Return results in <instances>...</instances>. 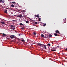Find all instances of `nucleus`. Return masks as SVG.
<instances>
[{"instance_id":"nucleus-1","label":"nucleus","mask_w":67,"mask_h":67,"mask_svg":"<svg viewBox=\"0 0 67 67\" xmlns=\"http://www.w3.org/2000/svg\"><path fill=\"white\" fill-rule=\"evenodd\" d=\"M56 49H57V47H53L51 49V51H52L53 52H55V51H56Z\"/></svg>"},{"instance_id":"nucleus-2","label":"nucleus","mask_w":67,"mask_h":67,"mask_svg":"<svg viewBox=\"0 0 67 67\" xmlns=\"http://www.w3.org/2000/svg\"><path fill=\"white\" fill-rule=\"evenodd\" d=\"M22 14H20L18 15L17 16V18H21L22 17Z\"/></svg>"},{"instance_id":"nucleus-3","label":"nucleus","mask_w":67,"mask_h":67,"mask_svg":"<svg viewBox=\"0 0 67 67\" xmlns=\"http://www.w3.org/2000/svg\"><path fill=\"white\" fill-rule=\"evenodd\" d=\"M37 45L39 46H43V44L41 43H38Z\"/></svg>"},{"instance_id":"nucleus-4","label":"nucleus","mask_w":67,"mask_h":67,"mask_svg":"<svg viewBox=\"0 0 67 67\" xmlns=\"http://www.w3.org/2000/svg\"><path fill=\"white\" fill-rule=\"evenodd\" d=\"M43 46H44V48L45 49H46V45L45 44H43Z\"/></svg>"},{"instance_id":"nucleus-5","label":"nucleus","mask_w":67,"mask_h":67,"mask_svg":"<svg viewBox=\"0 0 67 67\" xmlns=\"http://www.w3.org/2000/svg\"><path fill=\"white\" fill-rule=\"evenodd\" d=\"M55 32L56 33H59V31L57 30Z\"/></svg>"},{"instance_id":"nucleus-6","label":"nucleus","mask_w":67,"mask_h":67,"mask_svg":"<svg viewBox=\"0 0 67 67\" xmlns=\"http://www.w3.org/2000/svg\"><path fill=\"white\" fill-rule=\"evenodd\" d=\"M35 16L36 17H37V18H39V16L37 15H35Z\"/></svg>"},{"instance_id":"nucleus-7","label":"nucleus","mask_w":67,"mask_h":67,"mask_svg":"<svg viewBox=\"0 0 67 67\" xmlns=\"http://www.w3.org/2000/svg\"><path fill=\"white\" fill-rule=\"evenodd\" d=\"M1 23H2V24H5V23L3 21L1 22Z\"/></svg>"},{"instance_id":"nucleus-8","label":"nucleus","mask_w":67,"mask_h":67,"mask_svg":"<svg viewBox=\"0 0 67 67\" xmlns=\"http://www.w3.org/2000/svg\"><path fill=\"white\" fill-rule=\"evenodd\" d=\"M4 13H7V10H5L4 11Z\"/></svg>"},{"instance_id":"nucleus-9","label":"nucleus","mask_w":67,"mask_h":67,"mask_svg":"<svg viewBox=\"0 0 67 67\" xmlns=\"http://www.w3.org/2000/svg\"><path fill=\"white\" fill-rule=\"evenodd\" d=\"M11 7H14V5L13 4H12L11 5Z\"/></svg>"},{"instance_id":"nucleus-10","label":"nucleus","mask_w":67,"mask_h":67,"mask_svg":"<svg viewBox=\"0 0 67 67\" xmlns=\"http://www.w3.org/2000/svg\"><path fill=\"white\" fill-rule=\"evenodd\" d=\"M33 34L34 35H36V33H35V32H34Z\"/></svg>"},{"instance_id":"nucleus-11","label":"nucleus","mask_w":67,"mask_h":67,"mask_svg":"<svg viewBox=\"0 0 67 67\" xmlns=\"http://www.w3.org/2000/svg\"><path fill=\"white\" fill-rule=\"evenodd\" d=\"M54 35L55 36H57L58 34H56V33H54Z\"/></svg>"},{"instance_id":"nucleus-12","label":"nucleus","mask_w":67,"mask_h":67,"mask_svg":"<svg viewBox=\"0 0 67 67\" xmlns=\"http://www.w3.org/2000/svg\"><path fill=\"white\" fill-rule=\"evenodd\" d=\"M2 34L4 36H7V35H6V34H5L4 33Z\"/></svg>"},{"instance_id":"nucleus-13","label":"nucleus","mask_w":67,"mask_h":67,"mask_svg":"<svg viewBox=\"0 0 67 67\" xmlns=\"http://www.w3.org/2000/svg\"><path fill=\"white\" fill-rule=\"evenodd\" d=\"M3 1V0H0V3H1L2 2L3 3L4 2Z\"/></svg>"},{"instance_id":"nucleus-14","label":"nucleus","mask_w":67,"mask_h":67,"mask_svg":"<svg viewBox=\"0 0 67 67\" xmlns=\"http://www.w3.org/2000/svg\"><path fill=\"white\" fill-rule=\"evenodd\" d=\"M46 25V23L44 24L43 25V26H45Z\"/></svg>"},{"instance_id":"nucleus-15","label":"nucleus","mask_w":67,"mask_h":67,"mask_svg":"<svg viewBox=\"0 0 67 67\" xmlns=\"http://www.w3.org/2000/svg\"><path fill=\"white\" fill-rule=\"evenodd\" d=\"M12 30H15V27H13L12 28Z\"/></svg>"},{"instance_id":"nucleus-16","label":"nucleus","mask_w":67,"mask_h":67,"mask_svg":"<svg viewBox=\"0 0 67 67\" xmlns=\"http://www.w3.org/2000/svg\"><path fill=\"white\" fill-rule=\"evenodd\" d=\"M12 3H13V4H15V2H12Z\"/></svg>"},{"instance_id":"nucleus-17","label":"nucleus","mask_w":67,"mask_h":67,"mask_svg":"<svg viewBox=\"0 0 67 67\" xmlns=\"http://www.w3.org/2000/svg\"><path fill=\"white\" fill-rule=\"evenodd\" d=\"M26 23H29V21H26Z\"/></svg>"},{"instance_id":"nucleus-18","label":"nucleus","mask_w":67,"mask_h":67,"mask_svg":"<svg viewBox=\"0 0 67 67\" xmlns=\"http://www.w3.org/2000/svg\"><path fill=\"white\" fill-rule=\"evenodd\" d=\"M49 37H52V35H51V34L49 35Z\"/></svg>"},{"instance_id":"nucleus-19","label":"nucleus","mask_w":67,"mask_h":67,"mask_svg":"<svg viewBox=\"0 0 67 67\" xmlns=\"http://www.w3.org/2000/svg\"><path fill=\"white\" fill-rule=\"evenodd\" d=\"M44 36L43 34L41 35V37H42L44 38Z\"/></svg>"},{"instance_id":"nucleus-20","label":"nucleus","mask_w":67,"mask_h":67,"mask_svg":"<svg viewBox=\"0 0 67 67\" xmlns=\"http://www.w3.org/2000/svg\"><path fill=\"white\" fill-rule=\"evenodd\" d=\"M48 45L50 46H51V44L50 43H48L47 44Z\"/></svg>"},{"instance_id":"nucleus-21","label":"nucleus","mask_w":67,"mask_h":67,"mask_svg":"<svg viewBox=\"0 0 67 67\" xmlns=\"http://www.w3.org/2000/svg\"><path fill=\"white\" fill-rule=\"evenodd\" d=\"M35 23L36 24H37V23H37V22H35Z\"/></svg>"},{"instance_id":"nucleus-22","label":"nucleus","mask_w":67,"mask_h":67,"mask_svg":"<svg viewBox=\"0 0 67 67\" xmlns=\"http://www.w3.org/2000/svg\"><path fill=\"white\" fill-rule=\"evenodd\" d=\"M10 36V37L11 38H14V37H13L12 36Z\"/></svg>"},{"instance_id":"nucleus-23","label":"nucleus","mask_w":67,"mask_h":67,"mask_svg":"<svg viewBox=\"0 0 67 67\" xmlns=\"http://www.w3.org/2000/svg\"><path fill=\"white\" fill-rule=\"evenodd\" d=\"M20 25H23V24H22V23H20Z\"/></svg>"},{"instance_id":"nucleus-24","label":"nucleus","mask_w":67,"mask_h":67,"mask_svg":"<svg viewBox=\"0 0 67 67\" xmlns=\"http://www.w3.org/2000/svg\"><path fill=\"white\" fill-rule=\"evenodd\" d=\"M10 27H14V26L13 25H10Z\"/></svg>"},{"instance_id":"nucleus-25","label":"nucleus","mask_w":67,"mask_h":67,"mask_svg":"<svg viewBox=\"0 0 67 67\" xmlns=\"http://www.w3.org/2000/svg\"><path fill=\"white\" fill-rule=\"evenodd\" d=\"M41 19L40 18H39V20L40 21Z\"/></svg>"},{"instance_id":"nucleus-26","label":"nucleus","mask_w":67,"mask_h":67,"mask_svg":"<svg viewBox=\"0 0 67 67\" xmlns=\"http://www.w3.org/2000/svg\"><path fill=\"white\" fill-rule=\"evenodd\" d=\"M11 36H12V37H14L15 36L14 35H12Z\"/></svg>"},{"instance_id":"nucleus-27","label":"nucleus","mask_w":67,"mask_h":67,"mask_svg":"<svg viewBox=\"0 0 67 67\" xmlns=\"http://www.w3.org/2000/svg\"><path fill=\"white\" fill-rule=\"evenodd\" d=\"M27 41L28 42H29V39H28L27 40Z\"/></svg>"},{"instance_id":"nucleus-28","label":"nucleus","mask_w":67,"mask_h":67,"mask_svg":"<svg viewBox=\"0 0 67 67\" xmlns=\"http://www.w3.org/2000/svg\"><path fill=\"white\" fill-rule=\"evenodd\" d=\"M21 41H22V42H24L25 41L24 39H23L21 40Z\"/></svg>"},{"instance_id":"nucleus-29","label":"nucleus","mask_w":67,"mask_h":67,"mask_svg":"<svg viewBox=\"0 0 67 67\" xmlns=\"http://www.w3.org/2000/svg\"><path fill=\"white\" fill-rule=\"evenodd\" d=\"M22 30H24V28L23 27H22L21 28Z\"/></svg>"},{"instance_id":"nucleus-30","label":"nucleus","mask_w":67,"mask_h":67,"mask_svg":"<svg viewBox=\"0 0 67 67\" xmlns=\"http://www.w3.org/2000/svg\"><path fill=\"white\" fill-rule=\"evenodd\" d=\"M15 21V20H13V21L14 22V21Z\"/></svg>"},{"instance_id":"nucleus-31","label":"nucleus","mask_w":67,"mask_h":67,"mask_svg":"<svg viewBox=\"0 0 67 67\" xmlns=\"http://www.w3.org/2000/svg\"><path fill=\"white\" fill-rule=\"evenodd\" d=\"M65 50H66V51H67V48L65 49Z\"/></svg>"},{"instance_id":"nucleus-32","label":"nucleus","mask_w":67,"mask_h":67,"mask_svg":"<svg viewBox=\"0 0 67 67\" xmlns=\"http://www.w3.org/2000/svg\"><path fill=\"white\" fill-rule=\"evenodd\" d=\"M8 38V39H9V38Z\"/></svg>"},{"instance_id":"nucleus-33","label":"nucleus","mask_w":67,"mask_h":67,"mask_svg":"<svg viewBox=\"0 0 67 67\" xmlns=\"http://www.w3.org/2000/svg\"><path fill=\"white\" fill-rule=\"evenodd\" d=\"M57 46V47H58V48L59 47V46Z\"/></svg>"},{"instance_id":"nucleus-34","label":"nucleus","mask_w":67,"mask_h":67,"mask_svg":"<svg viewBox=\"0 0 67 67\" xmlns=\"http://www.w3.org/2000/svg\"><path fill=\"white\" fill-rule=\"evenodd\" d=\"M21 39H22V40H23V38H21Z\"/></svg>"},{"instance_id":"nucleus-35","label":"nucleus","mask_w":67,"mask_h":67,"mask_svg":"<svg viewBox=\"0 0 67 67\" xmlns=\"http://www.w3.org/2000/svg\"><path fill=\"white\" fill-rule=\"evenodd\" d=\"M19 34V36H20V34Z\"/></svg>"},{"instance_id":"nucleus-36","label":"nucleus","mask_w":67,"mask_h":67,"mask_svg":"<svg viewBox=\"0 0 67 67\" xmlns=\"http://www.w3.org/2000/svg\"><path fill=\"white\" fill-rule=\"evenodd\" d=\"M42 47H43V46H42Z\"/></svg>"},{"instance_id":"nucleus-37","label":"nucleus","mask_w":67,"mask_h":67,"mask_svg":"<svg viewBox=\"0 0 67 67\" xmlns=\"http://www.w3.org/2000/svg\"><path fill=\"white\" fill-rule=\"evenodd\" d=\"M64 23H65V22L64 21Z\"/></svg>"},{"instance_id":"nucleus-38","label":"nucleus","mask_w":67,"mask_h":67,"mask_svg":"<svg viewBox=\"0 0 67 67\" xmlns=\"http://www.w3.org/2000/svg\"><path fill=\"white\" fill-rule=\"evenodd\" d=\"M46 38H47V37H46Z\"/></svg>"}]
</instances>
